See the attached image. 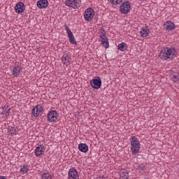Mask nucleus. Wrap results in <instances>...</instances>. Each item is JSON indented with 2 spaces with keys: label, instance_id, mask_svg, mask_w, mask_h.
Listing matches in <instances>:
<instances>
[{
  "label": "nucleus",
  "instance_id": "1",
  "mask_svg": "<svg viewBox=\"0 0 179 179\" xmlns=\"http://www.w3.org/2000/svg\"><path fill=\"white\" fill-rule=\"evenodd\" d=\"M130 141L132 155H138V153H139V150L141 149V142H139V139H138L136 136H132Z\"/></svg>",
  "mask_w": 179,
  "mask_h": 179
},
{
  "label": "nucleus",
  "instance_id": "2",
  "mask_svg": "<svg viewBox=\"0 0 179 179\" xmlns=\"http://www.w3.org/2000/svg\"><path fill=\"white\" fill-rule=\"evenodd\" d=\"M130 10H131V2H129V1H126L122 3V4L120 6V13H122V15H128Z\"/></svg>",
  "mask_w": 179,
  "mask_h": 179
},
{
  "label": "nucleus",
  "instance_id": "3",
  "mask_svg": "<svg viewBox=\"0 0 179 179\" xmlns=\"http://www.w3.org/2000/svg\"><path fill=\"white\" fill-rule=\"evenodd\" d=\"M170 55H171V50H170V48L165 47L161 50L159 57L161 59H169Z\"/></svg>",
  "mask_w": 179,
  "mask_h": 179
},
{
  "label": "nucleus",
  "instance_id": "4",
  "mask_svg": "<svg viewBox=\"0 0 179 179\" xmlns=\"http://www.w3.org/2000/svg\"><path fill=\"white\" fill-rule=\"evenodd\" d=\"M65 4L66 5V6L73 8V9H77V8H80V5H82V1L81 0H67L65 1Z\"/></svg>",
  "mask_w": 179,
  "mask_h": 179
},
{
  "label": "nucleus",
  "instance_id": "5",
  "mask_svg": "<svg viewBox=\"0 0 179 179\" xmlns=\"http://www.w3.org/2000/svg\"><path fill=\"white\" fill-rule=\"evenodd\" d=\"M90 85L92 87V89H96L99 90L100 87H101V78L99 76L94 77V79L90 80Z\"/></svg>",
  "mask_w": 179,
  "mask_h": 179
},
{
  "label": "nucleus",
  "instance_id": "6",
  "mask_svg": "<svg viewBox=\"0 0 179 179\" xmlns=\"http://www.w3.org/2000/svg\"><path fill=\"white\" fill-rule=\"evenodd\" d=\"M94 16V10L92 8L87 9L84 13V17L86 22H90L92 19H93Z\"/></svg>",
  "mask_w": 179,
  "mask_h": 179
},
{
  "label": "nucleus",
  "instance_id": "7",
  "mask_svg": "<svg viewBox=\"0 0 179 179\" xmlns=\"http://www.w3.org/2000/svg\"><path fill=\"white\" fill-rule=\"evenodd\" d=\"M47 118L49 122H55L57 118H58V113H57V110H50L48 113Z\"/></svg>",
  "mask_w": 179,
  "mask_h": 179
},
{
  "label": "nucleus",
  "instance_id": "8",
  "mask_svg": "<svg viewBox=\"0 0 179 179\" xmlns=\"http://www.w3.org/2000/svg\"><path fill=\"white\" fill-rule=\"evenodd\" d=\"M43 106L41 105H36L32 109V114L34 117H40L43 111Z\"/></svg>",
  "mask_w": 179,
  "mask_h": 179
},
{
  "label": "nucleus",
  "instance_id": "9",
  "mask_svg": "<svg viewBox=\"0 0 179 179\" xmlns=\"http://www.w3.org/2000/svg\"><path fill=\"white\" fill-rule=\"evenodd\" d=\"M69 179H79V173H78V171L72 167L69 171Z\"/></svg>",
  "mask_w": 179,
  "mask_h": 179
},
{
  "label": "nucleus",
  "instance_id": "10",
  "mask_svg": "<svg viewBox=\"0 0 179 179\" xmlns=\"http://www.w3.org/2000/svg\"><path fill=\"white\" fill-rule=\"evenodd\" d=\"M25 9H26V7L24 6V3L23 2L20 1L15 6V10L16 13H23Z\"/></svg>",
  "mask_w": 179,
  "mask_h": 179
},
{
  "label": "nucleus",
  "instance_id": "11",
  "mask_svg": "<svg viewBox=\"0 0 179 179\" xmlns=\"http://www.w3.org/2000/svg\"><path fill=\"white\" fill-rule=\"evenodd\" d=\"M100 38H101V41L103 47L108 48L110 47V43H108V38H107V35H106V34H102L100 35Z\"/></svg>",
  "mask_w": 179,
  "mask_h": 179
},
{
  "label": "nucleus",
  "instance_id": "12",
  "mask_svg": "<svg viewBox=\"0 0 179 179\" xmlns=\"http://www.w3.org/2000/svg\"><path fill=\"white\" fill-rule=\"evenodd\" d=\"M45 150V148H44V145H39L35 149V151H34L35 156H36V157H40V156H41V155L44 153Z\"/></svg>",
  "mask_w": 179,
  "mask_h": 179
},
{
  "label": "nucleus",
  "instance_id": "13",
  "mask_svg": "<svg viewBox=\"0 0 179 179\" xmlns=\"http://www.w3.org/2000/svg\"><path fill=\"white\" fill-rule=\"evenodd\" d=\"M48 0H39L37 1L36 5L39 9H45L48 7Z\"/></svg>",
  "mask_w": 179,
  "mask_h": 179
},
{
  "label": "nucleus",
  "instance_id": "14",
  "mask_svg": "<svg viewBox=\"0 0 179 179\" xmlns=\"http://www.w3.org/2000/svg\"><path fill=\"white\" fill-rule=\"evenodd\" d=\"M164 27H165L166 30L171 31L176 29V24H173L171 21H166L165 24H164Z\"/></svg>",
  "mask_w": 179,
  "mask_h": 179
},
{
  "label": "nucleus",
  "instance_id": "15",
  "mask_svg": "<svg viewBox=\"0 0 179 179\" xmlns=\"http://www.w3.org/2000/svg\"><path fill=\"white\" fill-rule=\"evenodd\" d=\"M78 150L83 153H87L89 150V146H87V144L86 143H81L78 145Z\"/></svg>",
  "mask_w": 179,
  "mask_h": 179
},
{
  "label": "nucleus",
  "instance_id": "16",
  "mask_svg": "<svg viewBox=\"0 0 179 179\" xmlns=\"http://www.w3.org/2000/svg\"><path fill=\"white\" fill-rule=\"evenodd\" d=\"M72 59L69 57V55L67 53H64L62 57V62H63L64 65H68Z\"/></svg>",
  "mask_w": 179,
  "mask_h": 179
},
{
  "label": "nucleus",
  "instance_id": "17",
  "mask_svg": "<svg viewBox=\"0 0 179 179\" xmlns=\"http://www.w3.org/2000/svg\"><path fill=\"white\" fill-rule=\"evenodd\" d=\"M149 33H150V30H149L148 27H143L140 31L141 37H148V36H149Z\"/></svg>",
  "mask_w": 179,
  "mask_h": 179
},
{
  "label": "nucleus",
  "instance_id": "18",
  "mask_svg": "<svg viewBox=\"0 0 179 179\" xmlns=\"http://www.w3.org/2000/svg\"><path fill=\"white\" fill-rule=\"evenodd\" d=\"M22 68L19 66H15L13 68L12 73L15 78H17V75L21 73Z\"/></svg>",
  "mask_w": 179,
  "mask_h": 179
},
{
  "label": "nucleus",
  "instance_id": "19",
  "mask_svg": "<svg viewBox=\"0 0 179 179\" xmlns=\"http://www.w3.org/2000/svg\"><path fill=\"white\" fill-rule=\"evenodd\" d=\"M69 40L71 43V44H74L77 45L78 44L76 43V40H75V36H73V33H70L68 34Z\"/></svg>",
  "mask_w": 179,
  "mask_h": 179
},
{
  "label": "nucleus",
  "instance_id": "20",
  "mask_svg": "<svg viewBox=\"0 0 179 179\" xmlns=\"http://www.w3.org/2000/svg\"><path fill=\"white\" fill-rule=\"evenodd\" d=\"M128 46L127 45L126 43H121L117 45V50H120V51H126L127 50Z\"/></svg>",
  "mask_w": 179,
  "mask_h": 179
},
{
  "label": "nucleus",
  "instance_id": "21",
  "mask_svg": "<svg viewBox=\"0 0 179 179\" xmlns=\"http://www.w3.org/2000/svg\"><path fill=\"white\" fill-rule=\"evenodd\" d=\"M169 50H171V58H176V57H177V55H178L177 49H176L175 47L170 48Z\"/></svg>",
  "mask_w": 179,
  "mask_h": 179
},
{
  "label": "nucleus",
  "instance_id": "22",
  "mask_svg": "<svg viewBox=\"0 0 179 179\" xmlns=\"http://www.w3.org/2000/svg\"><path fill=\"white\" fill-rule=\"evenodd\" d=\"M8 132H10V135H16V132H19V128L11 127L10 129H8Z\"/></svg>",
  "mask_w": 179,
  "mask_h": 179
},
{
  "label": "nucleus",
  "instance_id": "23",
  "mask_svg": "<svg viewBox=\"0 0 179 179\" xmlns=\"http://www.w3.org/2000/svg\"><path fill=\"white\" fill-rule=\"evenodd\" d=\"M129 175L127 171H123L120 173V179H129Z\"/></svg>",
  "mask_w": 179,
  "mask_h": 179
},
{
  "label": "nucleus",
  "instance_id": "24",
  "mask_svg": "<svg viewBox=\"0 0 179 179\" xmlns=\"http://www.w3.org/2000/svg\"><path fill=\"white\" fill-rule=\"evenodd\" d=\"M3 110L5 112L6 117H9L10 114V108L9 106H5L3 107Z\"/></svg>",
  "mask_w": 179,
  "mask_h": 179
},
{
  "label": "nucleus",
  "instance_id": "25",
  "mask_svg": "<svg viewBox=\"0 0 179 179\" xmlns=\"http://www.w3.org/2000/svg\"><path fill=\"white\" fill-rule=\"evenodd\" d=\"M42 179H52V176L50 175V173H43L41 175Z\"/></svg>",
  "mask_w": 179,
  "mask_h": 179
},
{
  "label": "nucleus",
  "instance_id": "26",
  "mask_svg": "<svg viewBox=\"0 0 179 179\" xmlns=\"http://www.w3.org/2000/svg\"><path fill=\"white\" fill-rule=\"evenodd\" d=\"M20 173H22L23 174L29 173V166L24 165L23 167L20 169Z\"/></svg>",
  "mask_w": 179,
  "mask_h": 179
},
{
  "label": "nucleus",
  "instance_id": "27",
  "mask_svg": "<svg viewBox=\"0 0 179 179\" xmlns=\"http://www.w3.org/2000/svg\"><path fill=\"white\" fill-rule=\"evenodd\" d=\"M145 170H146V167L145 166V165H141L140 166H138V168L136 169V171L138 173H142L143 171H145Z\"/></svg>",
  "mask_w": 179,
  "mask_h": 179
},
{
  "label": "nucleus",
  "instance_id": "28",
  "mask_svg": "<svg viewBox=\"0 0 179 179\" xmlns=\"http://www.w3.org/2000/svg\"><path fill=\"white\" fill-rule=\"evenodd\" d=\"M122 2V0H110V3L113 5H120Z\"/></svg>",
  "mask_w": 179,
  "mask_h": 179
},
{
  "label": "nucleus",
  "instance_id": "29",
  "mask_svg": "<svg viewBox=\"0 0 179 179\" xmlns=\"http://www.w3.org/2000/svg\"><path fill=\"white\" fill-rule=\"evenodd\" d=\"M64 27L66 30L67 34H70L71 33H72V31H71V29H69V27L67 25H64Z\"/></svg>",
  "mask_w": 179,
  "mask_h": 179
},
{
  "label": "nucleus",
  "instance_id": "30",
  "mask_svg": "<svg viewBox=\"0 0 179 179\" xmlns=\"http://www.w3.org/2000/svg\"><path fill=\"white\" fill-rule=\"evenodd\" d=\"M173 79H174V82H178L179 80L178 76L177 75L173 76Z\"/></svg>",
  "mask_w": 179,
  "mask_h": 179
},
{
  "label": "nucleus",
  "instance_id": "31",
  "mask_svg": "<svg viewBox=\"0 0 179 179\" xmlns=\"http://www.w3.org/2000/svg\"><path fill=\"white\" fill-rule=\"evenodd\" d=\"M0 179H7L6 177L3 176H0Z\"/></svg>",
  "mask_w": 179,
  "mask_h": 179
},
{
  "label": "nucleus",
  "instance_id": "32",
  "mask_svg": "<svg viewBox=\"0 0 179 179\" xmlns=\"http://www.w3.org/2000/svg\"><path fill=\"white\" fill-rule=\"evenodd\" d=\"M97 179H106L105 177L99 176Z\"/></svg>",
  "mask_w": 179,
  "mask_h": 179
},
{
  "label": "nucleus",
  "instance_id": "33",
  "mask_svg": "<svg viewBox=\"0 0 179 179\" xmlns=\"http://www.w3.org/2000/svg\"><path fill=\"white\" fill-rule=\"evenodd\" d=\"M2 114H5V113H3V111Z\"/></svg>",
  "mask_w": 179,
  "mask_h": 179
},
{
  "label": "nucleus",
  "instance_id": "34",
  "mask_svg": "<svg viewBox=\"0 0 179 179\" xmlns=\"http://www.w3.org/2000/svg\"><path fill=\"white\" fill-rule=\"evenodd\" d=\"M145 179H149V178H145Z\"/></svg>",
  "mask_w": 179,
  "mask_h": 179
}]
</instances>
